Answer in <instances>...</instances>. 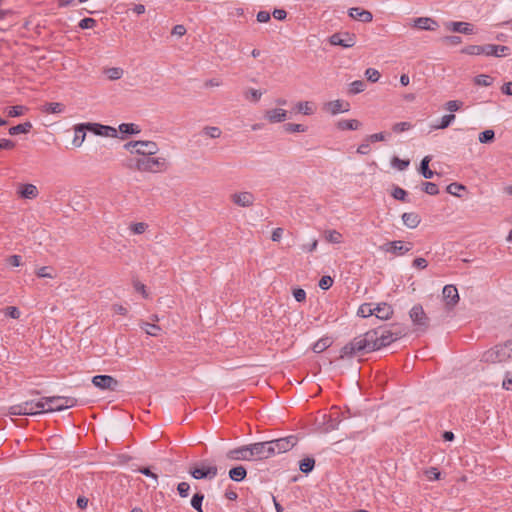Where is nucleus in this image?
<instances>
[{"mask_svg": "<svg viewBox=\"0 0 512 512\" xmlns=\"http://www.w3.org/2000/svg\"><path fill=\"white\" fill-rule=\"evenodd\" d=\"M324 419L325 420L323 423L325 425V430L327 432L338 429L339 424L341 422L340 414H339L338 410L336 412L331 413L328 416L324 415Z\"/></svg>", "mask_w": 512, "mask_h": 512, "instance_id": "nucleus-25", "label": "nucleus"}, {"mask_svg": "<svg viewBox=\"0 0 512 512\" xmlns=\"http://www.w3.org/2000/svg\"><path fill=\"white\" fill-rule=\"evenodd\" d=\"M118 130L122 134H138L140 133V128L138 125L134 123H122L119 125Z\"/></svg>", "mask_w": 512, "mask_h": 512, "instance_id": "nucleus-34", "label": "nucleus"}, {"mask_svg": "<svg viewBox=\"0 0 512 512\" xmlns=\"http://www.w3.org/2000/svg\"><path fill=\"white\" fill-rule=\"evenodd\" d=\"M32 129V123L27 121L25 123H22V124H18L16 126H13L9 129V134L10 135H18V134H22V133H29L30 130Z\"/></svg>", "mask_w": 512, "mask_h": 512, "instance_id": "nucleus-32", "label": "nucleus"}, {"mask_svg": "<svg viewBox=\"0 0 512 512\" xmlns=\"http://www.w3.org/2000/svg\"><path fill=\"white\" fill-rule=\"evenodd\" d=\"M328 41L333 46H341L343 48H350L356 44V36L349 32H337L332 34Z\"/></svg>", "mask_w": 512, "mask_h": 512, "instance_id": "nucleus-6", "label": "nucleus"}, {"mask_svg": "<svg viewBox=\"0 0 512 512\" xmlns=\"http://www.w3.org/2000/svg\"><path fill=\"white\" fill-rule=\"evenodd\" d=\"M381 249L385 252L401 256L412 249V243H404L403 241H392L381 246Z\"/></svg>", "mask_w": 512, "mask_h": 512, "instance_id": "nucleus-12", "label": "nucleus"}, {"mask_svg": "<svg viewBox=\"0 0 512 512\" xmlns=\"http://www.w3.org/2000/svg\"><path fill=\"white\" fill-rule=\"evenodd\" d=\"M412 125L410 122H398L392 126V130L395 133H402L411 129Z\"/></svg>", "mask_w": 512, "mask_h": 512, "instance_id": "nucleus-55", "label": "nucleus"}, {"mask_svg": "<svg viewBox=\"0 0 512 512\" xmlns=\"http://www.w3.org/2000/svg\"><path fill=\"white\" fill-rule=\"evenodd\" d=\"M139 144H142V146H139V149L137 150V154L144 156H152L156 154L159 150L157 144L153 141H142L139 140Z\"/></svg>", "mask_w": 512, "mask_h": 512, "instance_id": "nucleus-24", "label": "nucleus"}, {"mask_svg": "<svg viewBox=\"0 0 512 512\" xmlns=\"http://www.w3.org/2000/svg\"><path fill=\"white\" fill-rule=\"evenodd\" d=\"M141 328L150 336H157L161 330V328L156 324H151L148 322H144L141 325Z\"/></svg>", "mask_w": 512, "mask_h": 512, "instance_id": "nucleus-46", "label": "nucleus"}, {"mask_svg": "<svg viewBox=\"0 0 512 512\" xmlns=\"http://www.w3.org/2000/svg\"><path fill=\"white\" fill-rule=\"evenodd\" d=\"M269 443L272 445L271 451L274 456L275 454L284 453L291 450L297 443V437L290 435L288 437L269 441Z\"/></svg>", "mask_w": 512, "mask_h": 512, "instance_id": "nucleus-5", "label": "nucleus"}, {"mask_svg": "<svg viewBox=\"0 0 512 512\" xmlns=\"http://www.w3.org/2000/svg\"><path fill=\"white\" fill-rule=\"evenodd\" d=\"M177 491L182 498H185L189 495L190 485L187 482H180L177 485Z\"/></svg>", "mask_w": 512, "mask_h": 512, "instance_id": "nucleus-63", "label": "nucleus"}, {"mask_svg": "<svg viewBox=\"0 0 512 512\" xmlns=\"http://www.w3.org/2000/svg\"><path fill=\"white\" fill-rule=\"evenodd\" d=\"M318 285L321 289L328 290L333 285V279L328 275L322 276Z\"/></svg>", "mask_w": 512, "mask_h": 512, "instance_id": "nucleus-62", "label": "nucleus"}, {"mask_svg": "<svg viewBox=\"0 0 512 512\" xmlns=\"http://www.w3.org/2000/svg\"><path fill=\"white\" fill-rule=\"evenodd\" d=\"M265 119L270 123H281L287 119V111L281 108L267 110Z\"/></svg>", "mask_w": 512, "mask_h": 512, "instance_id": "nucleus-22", "label": "nucleus"}, {"mask_svg": "<svg viewBox=\"0 0 512 512\" xmlns=\"http://www.w3.org/2000/svg\"><path fill=\"white\" fill-rule=\"evenodd\" d=\"M24 412V415H38L47 413L46 411V401L44 397L39 400H29L21 403Z\"/></svg>", "mask_w": 512, "mask_h": 512, "instance_id": "nucleus-10", "label": "nucleus"}, {"mask_svg": "<svg viewBox=\"0 0 512 512\" xmlns=\"http://www.w3.org/2000/svg\"><path fill=\"white\" fill-rule=\"evenodd\" d=\"M252 460H263L273 456L269 441L249 444Z\"/></svg>", "mask_w": 512, "mask_h": 512, "instance_id": "nucleus-7", "label": "nucleus"}, {"mask_svg": "<svg viewBox=\"0 0 512 512\" xmlns=\"http://www.w3.org/2000/svg\"><path fill=\"white\" fill-rule=\"evenodd\" d=\"M331 343L332 341L329 337H324L315 342L312 349L315 353H321L326 350L331 345Z\"/></svg>", "mask_w": 512, "mask_h": 512, "instance_id": "nucleus-37", "label": "nucleus"}, {"mask_svg": "<svg viewBox=\"0 0 512 512\" xmlns=\"http://www.w3.org/2000/svg\"><path fill=\"white\" fill-rule=\"evenodd\" d=\"M97 24V21L93 18H89V17H86V18H83L80 22H79V27L81 29H91V28H94Z\"/></svg>", "mask_w": 512, "mask_h": 512, "instance_id": "nucleus-57", "label": "nucleus"}, {"mask_svg": "<svg viewBox=\"0 0 512 512\" xmlns=\"http://www.w3.org/2000/svg\"><path fill=\"white\" fill-rule=\"evenodd\" d=\"M106 74L110 80H118L123 75V70L118 67L109 68L106 70Z\"/></svg>", "mask_w": 512, "mask_h": 512, "instance_id": "nucleus-53", "label": "nucleus"}, {"mask_svg": "<svg viewBox=\"0 0 512 512\" xmlns=\"http://www.w3.org/2000/svg\"><path fill=\"white\" fill-rule=\"evenodd\" d=\"M455 120V115L454 114H447V115H444L441 119H440V122L437 124V125H434L433 128L434 129H446L447 127L450 126V124Z\"/></svg>", "mask_w": 512, "mask_h": 512, "instance_id": "nucleus-40", "label": "nucleus"}, {"mask_svg": "<svg viewBox=\"0 0 512 512\" xmlns=\"http://www.w3.org/2000/svg\"><path fill=\"white\" fill-rule=\"evenodd\" d=\"M407 328L392 324L390 328L378 327L355 337L341 349V357H352L358 353L365 354L386 347L405 336Z\"/></svg>", "mask_w": 512, "mask_h": 512, "instance_id": "nucleus-1", "label": "nucleus"}, {"mask_svg": "<svg viewBox=\"0 0 512 512\" xmlns=\"http://www.w3.org/2000/svg\"><path fill=\"white\" fill-rule=\"evenodd\" d=\"M25 107L16 105L8 108L7 114L9 117H18L24 113Z\"/></svg>", "mask_w": 512, "mask_h": 512, "instance_id": "nucleus-58", "label": "nucleus"}, {"mask_svg": "<svg viewBox=\"0 0 512 512\" xmlns=\"http://www.w3.org/2000/svg\"><path fill=\"white\" fill-rule=\"evenodd\" d=\"M512 358V340L498 344L482 353L480 361L488 364L507 362Z\"/></svg>", "mask_w": 512, "mask_h": 512, "instance_id": "nucleus-2", "label": "nucleus"}, {"mask_svg": "<svg viewBox=\"0 0 512 512\" xmlns=\"http://www.w3.org/2000/svg\"><path fill=\"white\" fill-rule=\"evenodd\" d=\"M502 388L506 391H512V373L506 372L505 378L502 382Z\"/></svg>", "mask_w": 512, "mask_h": 512, "instance_id": "nucleus-64", "label": "nucleus"}, {"mask_svg": "<svg viewBox=\"0 0 512 512\" xmlns=\"http://www.w3.org/2000/svg\"><path fill=\"white\" fill-rule=\"evenodd\" d=\"M391 164L394 168H396L400 171H403L409 166L410 161L403 160V159H400L399 157L394 156L391 160Z\"/></svg>", "mask_w": 512, "mask_h": 512, "instance_id": "nucleus-51", "label": "nucleus"}, {"mask_svg": "<svg viewBox=\"0 0 512 512\" xmlns=\"http://www.w3.org/2000/svg\"><path fill=\"white\" fill-rule=\"evenodd\" d=\"M19 193L23 198L33 199L38 195V189L33 184H24L22 185Z\"/></svg>", "mask_w": 512, "mask_h": 512, "instance_id": "nucleus-30", "label": "nucleus"}, {"mask_svg": "<svg viewBox=\"0 0 512 512\" xmlns=\"http://www.w3.org/2000/svg\"><path fill=\"white\" fill-rule=\"evenodd\" d=\"M315 467V460L312 457H306L302 459L299 463V469L301 472L308 474L310 473Z\"/></svg>", "mask_w": 512, "mask_h": 512, "instance_id": "nucleus-35", "label": "nucleus"}, {"mask_svg": "<svg viewBox=\"0 0 512 512\" xmlns=\"http://www.w3.org/2000/svg\"><path fill=\"white\" fill-rule=\"evenodd\" d=\"M204 500V494L202 493H195L191 499V506L197 511V512H203L202 510V503Z\"/></svg>", "mask_w": 512, "mask_h": 512, "instance_id": "nucleus-44", "label": "nucleus"}, {"mask_svg": "<svg viewBox=\"0 0 512 512\" xmlns=\"http://www.w3.org/2000/svg\"><path fill=\"white\" fill-rule=\"evenodd\" d=\"M3 313L5 316L13 318V319H18L21 315L19 309L15 306L5 307L3 309Z\"/></svg>", "mask_w": 512, "mask_h": 512, "instance_id": "nucleus-54", "label": "nucleus"}, {"mask_svg": "<svg viewBox=\"0 0 512 512\" xmlns=\"http://www.w3.org/2000/svg\"><path fill=\"white\" fill-rule=\"evenodd\" d=\"M422 190L429 195H437L439 193L437 184L433 182H423Z\"/></svg>", "mask_w": 512, "mask_h": 512, "instance_id": "nucleus-52", "label": "nucleus"}, {"mask_svg": "<svg viewBox=\"0 0 512 512\" xmlns=\"http://www.w3.org/2000/svg\"><path fill=\"white\" fill-rule=\"evenodd\" d=\"M438 23L432 18L429 17H418L413 19L412 27L421 29V30H428L433 31L438 28Z\"/></svg>", "mask_w": 512, "mask_h": 512, "instance_id": "nucleus-18", "label": "nucleus"}, {"mask_svg": "<svg viewBox=\"0 0 512 512\" xmlns=\"http://www.w3.org/2000/svg\"><path fill=\"white\" fill-rule=\"evenodd\" d=\"M296 110L297 112L303 113L304 115H312L314 113L312 104L308 101L298 102L296 104Z\"/></svg>", "mask_w": 512, "mask_h": 512, "instance_id": "nucleus-41", "label": "nucleus"}, {"mask_svg": "<svg viewBox=\"0 0 512 512\" xmlns=\"http://www.w3.org/2000/svg\"><path fill=\"white\" fill-rule=\"evenodd\" d=\"M337 127L340 130H357L361 127V122L356 119L340 120Z\"/></svg>", "mask_w": 512, "mask_h": 512, "instance_id": "nucleus-31", "label": "nucleus"}, {"mask_svg": "<svg viewBox=\"0 0 512 512\" xmlns=\"http://www.w3.org/2000/svg\"><path fill=\"white\" fill-rule=\"evenodd\" d=\"M402 221L406 227L414 229L420 224L421 218L415 212H405L402 214Z\"/></svg>", "mask_w": 512, "mask_h": 512, "instance_id": "nucleus-27", "label": "nucleus"}, {"mask_svg": "<svg viewBox=\"0 0 512 512\" xmlns=\"http://www.w3.org/2000/svg\"><path fill=\"white\" fill-rule=\"evenodd\" d=\"M448 28L453 32L463 33V34H472L474 32V27L471 23L468 22H450L448 24Z\"/></svg>", "mask_w": 512, "mask_h": 512, "instance_id": "nucleus-26", "label": "nucleus"}, {"mask_svg": "<svg viewBox=\"0 0 512 512\" xmlns=\"http://www.w3.org/2000/svg\"><path fill=\"white\" fill-rule=\"evenodd\" d=\"M442 295L448 309H452L460 299L458 290L454 285H445L443 287Z\"/></svg>", "mask_w": 512, "mask_h": 512, "instance_id": "nucleus-15", "label": "nucleus"}, {"mask_svg": "<svg viewBox=\"0 0 512 512\" xmlns=\"http://www.w3.org/2000/svg\"><path fill=\"white\" fill-rule=\"evenodd\" d=\"M510 54V48L505 45L485 44V56L505 57Z\"/></svg>", "mask_w": 512, "mask_h": 512, "instance_id": "nucleus-20", "label": "nucleus"}, {"mask_svg": "<svg viewBox=\"0 0 512 512\" xmlns=\"http://www.w3.org/2000/svg\"><path fill=\"white\" fill-rule=\"evenodd\" d=\"M89 131L88 123H80L75 125L74 127V138L72 140V144L74 147L79 148L86 138V132Z\"/></svg>", "mask_w": 512, "mask_h": 512, "instance_id": "nucleus-19", "label": "nucleus"}, {"mask_svg": "<svg viewBox=\"0 0 512 512\" xmlns=\"http://www.w3.org/2000/svg\"><path fill=\"white\" fill-rule=\"evenodd\" d=\"M43 111L46 113H51V114H59L64 111V105L59 102L46 103L43 106Z\"/></svg>", "mask_w": 512, "mask_h": 512, "instance_id": "nucleus-36", "label": "nucleus"}, {"mask_svg": "<svg viewBox=\"0 0 512 512\" xmlns=\"http://www.w3.org/2000/svg\"><path fill=\"white\" fill-rule=\"evenodd\" d=\"M366 83L363 80H355L349 85L348 92L352 95L361 93L365 90Z\"/></svg>", "mask_w": 512, "mask_h": 512, "instance_id": "nucleus-38", "label": "nucleus"}, {"mask_svg": "<svg viewBox=\"0 0 512 512\" xmlns=\"http://www.w3.org/2000/svg\"><path fill=\"white\" fill-rule=\"evenodd\" d=\"M89 131L97 136L118 137V130L112 126L102 125L99 123H88Z\"/></svg>", "mask_w": 512, "mask_h": 512, "instance_id": "nucleus-14", "label": "nucleus"}, {"mask_svg": "<svg viewBox=\"0 0 512 512\" xmlns=\"http://www.w3.org/2000/svg\"><path fill=\"white\" fill-rule=\"evenodd\" d=\"M147 228H148V225L144 222L133 223L130 226V229L134 234H142L146 231Z\"/></svg>", "mask_w": 512, "mask_h": 512, "instance_id": "nucleus-59", "label": "nucleus"}, {"mask_svg": "<svg viewBox=\"0 0 512 512\" xmlns=\"http://www.w3.org/2000/svg\"><path fill=\"white\" fill-rule=\"evenodd\" d=\"M465 189V186H463L462 184H459V183H451L447 186L446 190L449 194L451 195H455V196H459L458 192L460 190H464Z\"/></svg>", "mask_w": 512, "mask_h": 512, "instance_id": "nucleus-60", "label": "nucleus"}, {"mask_svg": "<svg viewBox=\"0 0 512 512\" xmlns=\"http://www.w3.org/2000/svg\"><path fill=\"white\" fill-rule=\"evenodd\" d=\"M365 76L367 77L368 81L375 83L379 80L380 73L378 70H376L374 68H368L365 71Z\"/></svg>", "mask_w": 512, "mask_h": 512, "instance_id": "nucleus-56", "label": "nucleus"}, {"mask_svg": "<svg viewBox=\"0 0 512 512\" xmlns=\"http://www.w3.org/2000/svg\"><path fill=\"white\" fill-rule=\"evenodd\" d=\"M391 195L396 200H399L402 202H409V200L407 199V192L398 186H395L393 188Z\"/></svg>", "mask_w": 512, "mask_h": 512, "instance_id": "nucleus-47", "label": "nucleus"}, {"mask_svg": "<svg viewBox=\"0 0 512 512\" xmlns=\"http://www.w3.org/2000/svg\"><path fill=\"white\" fill-rule=\"evenodd\" d=\"M325 239L334 244H338L342 242V234L336 230H328L325 232Z\"/></svg>", "mask_w": 512, "mask_h": 512, "instance_id": "nucleus-42", "label": "nucleus"}, {"mask_svg": "<svg viewBox=\"0 0 512 512\" xmlns=\"http://www.w3.org/2000/svg\"><path fill=\"white\" fill-rule=\"evenodd\" d=\"M44 400L46 401L47 413L54 411H62L74 407L77 404L76 398L67 396L44 397Z\"/></svg>", "mask_w": 512, "mask_h": 512, "instance_id": "nucleus-4", "label": "nucleus"}, {"mask_svg": "<svg viewBox=\"0 0 512 512\" xmlns=\"http://www.w3.org/2000/svg\"><path fill=\"white\" fill-rule=\"evenodd\" d=\"M357 315L363 318L374 315L373 305L371 303H363L358 308Z\"/></svg>", "mask_w": 512, "mask_h": 512, "instance_id": "nucleus-39", "label": "nucleus"}, {"mask_svg": "<svg viewBox=\"0 0 512 512\" xmlns=\"http://www.w3.org/2000/svg\"><path fill=\"white\" fill-rule=\"evenodd\" d=\"M410 319L419 329L425 331L429 326V318L420 304L414 305L409 311Z\"/></svg>", "mask_w": 512, "mask_h": 512, "instance_id": "nucleus-9", "label": "nucleus"}, {"mask_svg": "<svg viewBox=\"0 0 512 512\" xmlns=\"http://www.w3.org/2000/svg\"><path fill=\"white\" fill-rule=\"evenodd\" d=\"M461 53L467 55H485V45H469L461 50Z\"/></svg>", "mask_w": 512, "mask_h": 512, "instance_id": "nucleus-33", "label": "nucleus"}, {"mask_svg": "<svg viewBox=\"0 0 512 512\" xmlns=\"http://www.w3.org/2000/svg\"><path fill=\"white\" fill-rule=\"evenodd\" d=\"M190 475L197 480L200 479H214L218 474V469L215 465L206 466L204 462L201 463V466L191 467L189 469Z\"/></svg>", "mask_w": 512, "mask_h": 512, "instance_id": "nucleus-8", "label": "nucleus"}, {"mask_svg": "<svg viewBox=\"0 0 512 512\" xmlns=\"http://www.w3.org/2000/svg\"><path fill=\"white\" fill-rule=\"evenodd\" d=\"M226 458L234 461H251V453L249 445H243L238 448L227 451Z\"/></svg>", "mask_w": 512, "mask_h": 512, "instance_id": "nucleus-13", "label": "nucleus"}, {"mask_svg": "<svg viewBox=\"0 0 512 512\" xmlns=\"http://www.w3.org/2000/svg\"><path fill=\"white\" fill-rule=\"evenodd\" d=\"M495 139V132L492 129H487L479 134L478 140L480 143H491Z\"/></svg>", "mask_w": 512, "mask_h": 512, "instance_id": "nucleus-43", "label": "nucleus"}, {"mask_svg": "<svg viewBox=\"0 0 512 512\" xmlns=\"http://www.w3.org/2000/svg\"><path fill=\"white\" fill-rule=\"evenodd\" d=\"M133 287L136 292L140 293L144 298H148L149 294L146 290V286L138 280L133 281Z\"/></svg>", "mask_w": 512, "mask_h": 512, "instance_id": "nucleus-61", "label": "nucleus"}, {"mask_svg": "<svg viewBox=\"0 0 512 512\" xmlns=\"http://www.w3.org/2000/svg\"><path fill=\"white\" fill-rule=\"evenodd\" d=\"M203 134L210 138H219L222 134V131L219 127L216 126H206L202 130Z\"/></svg>", "mask_w": 512, "mask_h": 512, "instance_id": "nucleus-45", "label": "nucleus"}, {"mask_svg": "<svg viewBox=\"0 0 512 512\" xmlns=\"http://www.w3.org/2000/svg\"><path fill=\"white\" fill-rule=\"evenodd\" d=\"M167 162L165 158H152L144 156L138 158L135 162V169L141 172H152L156 173L166 169Z\"/></svg>", "mask_w": 512, "mask_h": 512, "instance_id": "nucleus-3", "label": "nucleus"}, {"mask_svg": "<svg viewBox=\"0 0 512 512\" xmlns=\"http://www.w3.org/2000/svg\"><path fill=\"white\" fill-rule=\"evenodd\" d=\"M350 109V104L344 100H333L324 104V110L328 111L332 115H336L339 113L348 112Z\"/></svg>", "mask_w": 512, "mask_h": 512, "instance_id": "nucleus-16", "label": "nucleus"}, {"mask_svg": "<svg viewBox=\"0 0 512 512\" xmlns=\"http://www.w3.org/2000/svg\"><path fill=\"white\" fill-rule=\"evenodd\" d=\"M431 161V156H425L420 163L419 172L426 179L433 178L435 172L429 168V163Z\"/></svg>", "mask_w": 512, "mask_h": 512, "instance_id": "nucleus-29", "label": "nucleus"}, {"mask_svg": "<svg viewBox=\"0 0 512 512\" xmlns=\"http://www.w3.org/2000/svg\"><path fill=\"white\" fill-rule=\"evenodd\" d=\"M348 15L358 21L369 23L373 19V15L370 11L364 10L360 7H352L348 10Z\"/></svg>", "mask_w": 512, "mask_h": 512, "instance_id": "nucleus-21", "label": "nucleus"}, {"mask_svg": "<svg viewBox=\"0 0 512 512\" xmlns=\"http://www.w3.org/2000/svg\"><path fill=\"white\" fill-rule=\"evenodd\" d=\"M231 200L240 207H250L254 204L255 197L251 192L244 191L232 194Z\"/></svg>", "mask_w": 512, "mask_h": 512, "instance_id": "nucleus-17", "label": "nucleus"}, {"mask_svg": "<svg viewBox=\"0 0 512 512\" xmlns=\"http://www.w3.org/2000/svg\"><path fill=\"white\" fill-rule=\"evenodd\" d=\"M92 383L101 390L110 391H116L119 385V382L110 375H96L92 378Z\"/></svg>", "mask_w": 512, "mask_h": 512, "instance_id": "nucleus-11", "label": "nucleus"}, {"mask_svg": "<svg viewBox=\"0 0 512 512\" xmlns=\"http://www.w3.org/2000/svg\"><path fill=\"white\" fill-rule=\"evenodd\" d=\"M492 82V77L485 74H480L474 78V83L478 86H490Z\"/></svg>", "mask_w": 512, "mask_h": 512, "instance_id": "nucleus-49", "label": "nucleus"}, {"mask_svg": "<svg viewBox=\"0 0 512 512\" xmlns=\"http://www.w3.org/2000/svg\"><path fill=\"white\" fill-rule=\"evenodd\" d=\"M284 130L288 133H299V132H305L306 126L302 124H294V123H287L283 126Z\"/></svg>", "mask_w": 512, "mask_h": 512, "instance_id": "nucleus-50", "label": "nucleus"}, {"mask_svg": "<svg viewBox=\"0 0 512 512\" xmlns=\"http://www.w3.org/2000/svg\"><path fill=\"white\" fill-rule=\"evenodd\" d=\"M263 95V92L260 91V90H256V89H253V88H250L248 89L245 93H244V96L247 100H250L252 102H258L261 98V96Z\"/></svg>", "mask_w": 512, "mask_h": 512, "instance_id": "nucleus-48", "label": "nucleus"}, {"mask_svg": "<svg viewBox=\"0 0 512 512\" xmlns=\"http://www.w3.org/2000/svg\"><path fill=\"white\" fill-rule=\"evenodd\" d=\"M374 315L381 320H388L393 315V308L385 303H378L375 307H373Z\"/></svg>", "mask_w": 512, "mask_h": 512, "instance_id": "nucleus-23", "label": "nucleus"}, {"mask_svg": "<svg viewBox=\"0 0 512 512\" xmlns=\"http://www.w3.org/2000/svg\"><path fill=\"white\" fill-rule=\"evenodd\" d=\"M247 471L244 466L239 465L229 470V478L235 482L243 481L246 478Z\"/></svg>", "mask_w": 512, "mask_h": 512, "instance_id": "nucleus-28", "label": "nucleus"}]
</instances>
